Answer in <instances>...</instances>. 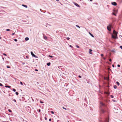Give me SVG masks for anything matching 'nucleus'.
I'll use <instances>...</instances> for the list:
<instances>
[{"instance_id": "f257e3e1", "label": "nucleus", "mask_w": 122, "mask_h": 122, "mask_svg": "<svg viewBox=\"0 0 122 122\" xmlns=\"http://www.w3.org/2000/svg\"><path fill=\"white\" fill-rule=\"evenodd\" d=\"M100 110L101 113H103L106 112V110L107 108V104L102 102L100 103Z\"/></svg>"}, {"instance_id": "f03ea898", "label": "nucleus", "mask_w": 122, "mask_h": 122, "mask_svg": "<svg viewBox=\"0 0 122 122\" xmlns=\"http://www.w3.org/2000/svg\"><path fill=\"white\" fill-rule=\"evenodd\" d=\"M113 33L115 35V36H114L113 34L112 35V38L114 39H116L117 38V32L115 30H114L113 31Z\"/></svg>"}, {"instance_id": "7ed1b4c3", "label": "nucleus", "mask_w": 122, "mask_h": 122, "mask_svg": "<svg viewBox=\"0 0 122 122\" xmlns=\"http://www.w3.org/2000/svg\"><path fill=\"white\" fill-rule=\"evenodd\" d=\"M100 122H109V119L108 117H106L104 119V120L103 121L102 120H100Z\"/></svg>"}, {"instance_id": "20e7f679", "label": "nucleus", "mask_w": 122, "mask_h": 122, "mask_svg": "<svg viewBox=\"0 0 122 122\" xmlns=\"http://www.w3.org/2000/svg\"><path fill=\"white\" fill-rule=\"evenodd\" d=\"M112 25L109 24L108 26H107V30L109 31H111V28L112 27Z\"/></svg>"}, {"instance_id": "39448f33", "label": "nucleus", "mask_w": 122, "mask_h": 122, "mask_svg": "<svg viewBox=\"0 0 122 122\" xmlns=\"http://www.w3.org/2000/svg\"><path fill=\"white\" fill-rule=\"evenodd\" d=\"M31 55L33 57L37 58L38 57L34 54L32 51H31Z\"/></svg>"}, {"instance_id": "423d86ee", "label": "nucleus", "mask_w": 122, "mask_h": 122, "mask_svg": "<svg viewBox=\"0 0 122 122\" xmlns=\"http://www.w3.org/2000/svg\"><path fill=\"white\" fill-rule=\"evenodd\" d=\"M111 4L112 5L114 6H116L117 5V3L116 2H112L111 3Z\"/></svg>"}, {"instance_id": "0eeeda50", "label": "nucleus", "mask_w": 122, "mask_h": 122, "mask_svg": "<svg viewBox=\"0 0 122 122\" xmlns=\"http://www.w3.org/2000/svg\"><path fill=\"white\" fill-rule=\"evenodd\" d=\"M74 4L76 6L79 8L80 7V6L76 3L74 2Z\"/></svg>"}, {"instance_id": "6e6552de", "label": "nucleus", "mask_w": 122, "mask_h": 122, "mask_svg": "<svg viewBox=\"0 0 122 122\" xmlns=\"http://www.w3.org/2000/svg\"><path fill=\"white\" fill-rule=\"evenodd\" d=\"M92 50H91V49H89V53L90 54H92Z\"/></svg>"}, {"instance_id": "1a4fd4ad", "label": "nucleus", "mask_w": 122, "mask_h": 122, "mask_svg": "<svg viewBox=\"0 0 122 122\" xmlns=\"http://www.w3.org/2000/svg\"><path fill=\"white\" fill-rule=\"evenodd\" d=\"M43 38L45 40H47V37L45 36H43Z\"/></svg>"}, {"instance_id": "9d476101", "label": "nucleus", "mask_w": 122, "mask_h": 122, "mask_svg": "<svg viewBox=\"0 0 122 122\" xmlns=\"http://www.w3.org/2000/svg\"><path fill=\"white\" fill-rule=\"evenodd\" d=\"M105 93L107 95H109L110 94V93L107 92H105Z\"/></svg>"}, {"instance_id": "9b49d317", "label": "nucleus", "mask_w": 122, "mask_h": 122, "mask_svg": "<svg viewBox=\"0 0 122 122\" xmlns=\"http://www.w3.org/2000/svg\"><path fill=\"white\" fill-rule=\"evenodd\" d=\"M22 5L24 7H25L26 8H27V5H24V4H22Z\"/></svg>"}, {"instance_id": "f8f14e48", "label": "nucleus", "mask_w": 122, "mask_h": 122, "mask_svg": "<svg viewBox=\"0 0 122 122\" xmlns=\"http://www.w3.org/2000/svg\"><path fill=\"white\" fill-rule=\"evenodd\" d=\"M51 64V63L50 62H49L48 63H47L46 64L48 66H49Z\"/></svg>"}, {"instance_id": "ddd939ff", "label": "nucleus", "mask_w": 122, "mask_h": 122, "mask_svg": "<svg viewBox=\"0 0 122 122\" xmlns=\"http://www.w3.org/2000/svg\"><path fill=\"white\" fill-rule=\"evenodd\" d=\"M5 87L6 88H10L11 87V86H9L6 85L5 86Z\"/></svg>"}, {"instance_id": "4468645a", "label": "nucleus", "mask_w": 122, "mask_h": 122, "mask_svg": "<svg viewBox=\"0 0 122 122\" xmlns=\"http://www.w3.org/2000/svg\"><path fill=\"white\" fill-rule=\"evenodd\" d=\"M29 40V38L28 37H26L25 38V40L26 41H27Z\"/></svg>"}, {"instance_id": "2eb2a0df", "label": "nucleus", "mask_w": 122, "mask_h": 122, "mask_svg": "<svg viewBox=\"0 0 122 122\" xmlns=\"http://www.w3.org/2000/svg\"><path fill=\"white\" fill-rule=\"evenodd\" d=\"M113 11L114 12V13H117V10H113Z\"/></svg>"}, {"instance_id": "dca6fc26", "label": "nucleus", "mask_w": 122, "mask_h": 122, "mask_svg": "<svg viewBox=\"0 0 122 122\" xmlns=\"http://www.w3.org/2000/svg\"><path fill=\"white\" fill-rule=\"evenodd\" d=\"M111 51L112 52H115V50L114 49H113Z\"/></svg>"}, {"instance_id": "f3484780", "label": "nucleus", "mask_w": 122, "mask_h": 122, "mask_svg": "<svg viewBox=\"0 0 122 122\" xmlns=\"http://www.w3.org/2000/svg\"><path fill=\"white\" fill-rule=\"evenodd\" d=\"M114 88L115 89H116L117 88V86L116 85H114L113 86Z\"/></svg>"}, {"instance_id": "a211bd4d", "label": "nucleus", "mask_w": 122, "mask_h": 122, "mask_svg": "<svg viewBox=\"0 0 122 122\" xmlns=\"http://www.w3.org/2000/svg\"><path fill=\"white\" fill-rule=\"evenodd\" d=\"M116 83H117V85H118V86H119V85H120V83H119V82H118V81H117L116 82Z\"/></svg>"}, {"instance_id": "6ab92c4d", "label": "nucleus", "mask_w": 122, "mask_h": 122, "mask_svg": "<svg viewBox=\"0 0 122 122\" xmlns=\"http://www.w3.org/2000/svg\"><path fill=\"white\" fill-rule=\"evenodd\" d=\"M115 13H112V14L113 15L115 16H116V14Z\"/></svg>"}, {"instance_id": "aec40b11", "label": "nucleus", "mask_w": 122, "mask_h": 122, "mask_svg": "<svg viewBox=\"0 0 122 122\" xmlns=\"http://www.w3.org/2000/svg\"><path fill=\"white\" fill-rule=\"evenodd\" d=\"M15 93L17 95H18L19 94V93L18 92H16Z\"/></svg>"}, {"instance_id": "412c9836", "label": "nucleus", "mask_w": 122, "mask_h": 122, "mask_svg": "<svg viewBox=\"0 0 122 122\" xmlns=\"http://www.w3.org/2000/svg\"><path fill=\"white\" fill-rule=\"evenodd\" d=\"M8 110V111L10 112H12V111L10 109H9Z\"/></svg>"}, {"instance_id": "4be33fe9", "label": "nucleus", "mask_w": 122, "mask_h": 122, "mask_svg": "<svg viewBox=\"0 0 122 122\" xmlns=\"http://www.w3.org/2000/svg\"><path fill=\"white\" fill-rule=\"evenodd\" d=\"M90 34L91 35V36L92 37H94V36L93 35H92V34L91 33H90Z\"/></svg>"}, {"instance_id": "5701e85b", "label": "nucleus", "mask_w": 122, "mask_h": 122, "mask_svg": "<svg viewBox=\"0 0 122 122\" xmlns=\"http://www.w3.org/2000/svg\"><path fill=\"white\" fill-rule=\"evenodd\" d=\"M49 57L52 58L53 57V56H52L49 55L48 56Z\"/></svg>"}, {"instance_id": "b1692460", "label": "nucleus", "mask_w": 122, "mask_h": 122, "mask_svg": "<svg viewBox=\"0 0 122 122\" xmlns=\"http://www.w3.org/2000/svg\"><path fill=\"white\" fill-rule=\"evenodd\" d=\"M6 31H10V30L9 29H6Z\"/></svg>"}, {"instance_id": "393cba45", "label": "nucleus", "mask_w": 122, "mask_h": 122, "mask_svg": "<svg viewBox=\"0 0 122 122\" xmlns=\"http://www.w3.org/2000/svg\"><path fill=\"white\" fill-rule=\"evenodd\" d=\"M76 27L79 28H80V27L79 25H76Z\"/></svg>"}, {"instance_id": "a878e982", "label": "nucleus", "mask_w": 122, "mask_h": 122, "mask_svg": "<svg viewBox=\"0 0 122 122\" xmlns=\"http://www.w3.org/2000/svg\"><path fill=\"white\" fill-rule=\"evenodd\" d=\"M13 91L14 92H15L16 91V89H13Z\"/></svg>"}, {"instance_id": "bb28decb", "label": "nucleus", "mask_w": 122, "mask_h": 122, "mask_svg": "<svg viewBox=\"0 0 122 122\" xmlns=\"http://www.w3.org/2000/svg\"><path fill=\"white\" fill-rule=\"evenodd\" d=\"M76 47L78 48H80V46L78 45H76Z\"/></svg>"}, {"instance_id": "cd10ccee", "label": "nucleus", "mask_w": 122, "mask_h": 122, "mask_svg": "<svg viewBox=\"0 0 122 122\" xmlns=\"http://www.w3.org/2000/svg\"><path fill=\"white\" fill-rule=\"evenodd\" d=\"M111 97L112 98H113L114 97V96L113 95H110Z\"/></svg>"}, {"instance_id": "c85d7f7f", "label": "nucleus", "mask_w": 122, "mask_h": 122, "mask_svg": "<svg viewBox=\"0 0 122 122\" xmlns=\"http://www.w3.org/2000/svg\"><path fill=\"white\" fill-rule=\"evenodd\" d=\"M20 84H21V85H23V84L22 83V82L21 81H20Z\"/></svg>"}, {"instance_id": "c756f323", "label": "nucleus", "mask_w": 122, "mask_h": 122, "mask_svg": "<svg viewBox=\"0 0 122 122\" xmlns=\"http://www.w3.org/2000/svg\"><path fill=\"white\" fill-rule=\"evenodd\" d=\"M14 41H15V42H16L17 41V39H14Z\"/></svg>"}, {"instance_id": "7c9ffc66", "label": "nucleus", "mask_w": 122, "mask_h": 122, "mask_svg": "<svg viewBox=\"0 0 122 122\" xmlns=\"http://www.w3.org/2000/svg\"><path fill=\"white\" fill-rule=\"evenodd\" d=\"M66 39L68 40H69L70 39V38H69V37H67L66 38Z\"/></svg>"}, {"instance_id": "2f4dec72", "label": "nucleus", "mask_w": 122, "mask_h": 122, "mask_svg": "<svg viewBox=\"0 0 122 122\" xmlns=\"http://www.w3.org/2000/svg\"><path fill=\"white\" fill-rule=\"evenodd\" d=\"M6 67H7V68H10V67L9 66H7Z\"/></svg>"}, {"instance_id": "473e14b6", "label": "nucleus", "mask_w": 122, "mask_h": 122, "mask_svg": "<svg viewBox=\"0 0 122 122\" xmlns=\"http://www.w3.org/2000/svg\"><path fill=\"white\" fill-rule=\"evenodd\" d=\"M101 56L102 57H103L104 56V55L103 54H101Z\"/></svg>"}, {"instance_id": "72a5a7b5", "label": "nucleus", "mask_w": 122, "mask_h": 122, "mask_svg": "<svg viewBox=\"0 0 122 122\" xmlns=\"http://www.w3.org/2000/svg\"><path fill=\"white\" fill-rule=\"evenodd\" d=\"M13 101L15 102H16V101L15 99H13Z\"/></svg>"}, {"instance_id": "f704fd0d", "label": "nucleus", "mask_w": 122, "mask_h": 122, "mask_svg": "<svg viewBox=\"0 0 122 122\" xmlns=\"http://www.w3.org/2000/svg\"><path fill=\"white\" fill-rule=\"evenodd\" d=\"M3 55L5 56H7V55L5 53H3Z\"/></svg>"}, {"instance_id": "c9c22d12", "label": "nucleus", "mask_w": 122, "mask_h": 122, "mask_svg": "<svg viewBox=\"0 0 122 122\" xmlns=\"http://www.w3.org/2000/svg\"><path fill=\"white\" fill-rule=\"evenodd\" d=\"M0 86H2L3 85L2 84L0 83Z\"/></svg>"}, {"instance_id": "e433bc0d", "label": "nucleus", "mask_w": 122, "mask_h": 122, "mask_svg": "<svg viewBox=\"0 0 122 122\" xmlns=\"http://www.w3.org/2000/svg\"><path fill=\"white\" fill-rule=\"evenodd\" d=\"M62 108H63L64 109H65V110H66V108H65V107H62Z\"/></svg>"}, {"instance_id": "4c0bfd02", "label": "nucleus", "mask_w": 122, "mask_h": 122, "mask_svg": "<svg viewBox=\"0 0 122 122\" xmlns=\"http://www.w3.org/2000/svg\"><path fill=\"white\" fill-rule=\"evenodd\" d=\"M78 77H79L80 78H81V76L80 75H79L78 76Z\"/></svg>"}, {"instance_id": "58836bf2", "label": "nucleus", "mask_w": 122, "mask_h": 122, "mask_svg": "<svg viewBox=\"0 0 122 122\" xmlns=\"http://www.w3.org/2000/svg\"><path fill=\"white\" fill-rule=\"evenodd\" d=\"M51 112L52 114H54V112L52 111H51Z\"/></svg>"}, {"instance_id": "ea45409f", "label": "nucleus", "mask_w": 122, "mask_h": 122, "mask_svg": "<svg viewBox=\"0 0 122 122\" xmlns=\"http://www.w3.org/2000/svg\"><path fill=\"white\" fill-rule=\"evenodd\" d=\"M40 102L41 103H44L42 101H40Z\"/></svg>"}, {"instance_id": "a19ab883", "label": "nucleus", "mask_w": 122, "mask_h": 122, "mask_svg": "<svg viewBox=\"0 0 122 122\" xmlns=\"http://www.w3.org/2000/svg\"><path fill=\"white\" fill-rule=\"evenodd\" d=\"M117 66L118 67H119L120 66V65L119 64H118L117 65Z\"/></svg>"}, {"instance_id": "79ce46f5", "label": "nucleus", "mask_w": 122, "mask_h": 122, "mask_svg": "<svg viewBox=\"0 0 122 122\" xmlns=\"http://www.w3.org/2000/svg\"><path fill=\"white\" fill-rule=\"evenodd\" d=\"M69 46H70V47H71V48L73 47V46H71V45H70Z\"/></svg>"}, {"instance_id": "37998d69", "label": "nucleus", "mask_w": 122, "mask_h": 122, "mask_svg": "<svg viewBox=\"0 0 122 122\" xmlns=\"http://www.w3.org/2000/svg\"><path fill=\"white\" fill-rule=\"evenodd\" d=\"M120 48L122 49V46H120Z\"/></svg>"}, {"instance_id": "c03bdc74", "label": "nucleus", "mask_w": 122, "mask_h": 122, "mask_svg": "<svg viewBox=\"0 0 122 122\" xmlns=\"http://www.w3.org/2000/svg\"><path fill=\"white\" fill-rule=\"evenodd\" d=\"M49 121H51V118H50L49 119Z\"/></svg>"}, {"instance_id": "a18cd8bd", "label": "nucleus", "mask_w": 122, "mask_h": 122, "mask_svg": "<svg viewBox=\"0 0 122 122\" xmlns=\"http://www.w3.org/2000/svg\"><path fill=\"white\" fill-rule=\"evenodd\" d=\"M35 71H38V70L36 69H35Z\"/></svg>"}, {"instance_id": "49530a36", "label": "nucleus", "mask_w": 122, "mask_h": 122, "mask_svg": "<svg viewBox=\"0 0 122 122\" xmlns=\"http://www.w3.org/2000/svg\"><path fill=\"white\" fill-rule=\"evenodd\" d=\"M112 101H113V102H116V101H115V100H112Z\"/></svg>"}, {"instance_id": "de8ad7c7", "label": "nucleus", "mask_w": 122, "mask_h": 122, "mask_svg": "<svg viewBox=\"0 0 122 122\" xmlns=\"http://www.w3.org/2000/svg\"><path fill=\"white\" fill-rule=\"evenodd\" d=\"M39 84V83L38 82H37L36 83V84H37V85H38Z\"/></svg>"}, {"instance_id": "09e8293b", "label": "nucleus", "mask_w": 122, "mask_h": 122, "mask_svg": "<svg viewBox=\"0 0 122 122\" xmlns=\"http://www.w3.org/2000/svg\"><path fill=\"white\" fill-rule=\"evenodd\" d=\"M45 120H46L47 119V118L46 117H45Z\"/></svg>"}, {"instance_id": "8fccbe9b", "label": "nucleus", "mask_w": 122, "mask_h": 122, "mask_svg": "<svg viewBox=\"0 0 122 122\" xmlns=\"http://www.w3.org/2000/svg\"><path fill=\"white\" fill-rule=\"evenodd\" d=\"M41 111V110L40 109H38V112H40Z\"/></svg>"}, {"instance_id": "3c124183", "label": "nucleus", "mask_w": 122, "mask_h": 122, "mask_svg": "<svg viewBox=\"0 0 122 122\" xmlns=\"http://www.w3.org/2000/svg\"><path fill=\"white\" fill-rule=\"evenodd\" d=\"M15 32H14V33H13L12 34V35H15Z\"/></svg>"}, {"instance_id": "603ef678", "label": "nucleus", "mask_w": 122, "mask_h": 122, "mask_svg": "<svg viewBox=\"0 0 122 122\" xmlns=\"http://www.w3.org/2000/svg\"><path fill=\"white\" fill-rule=\"evenodd\" d=\"M109 61L110 62H111L112 61V60L111 59H109Z\"/></svg>"}, {"instance_id": "864d4df0", "label": "nucleus", "mask_w": 122, "mask_h": 122, "mask_svg": "<svg viewBox=\"0 0 122 122\" xmlns=\"http://www.w3.org/2000/svg\"><path fill=\"white\" fill-rule=\"evenodd\" d=\"M112 66L113 67H114V65H112Z\"/></svg>"}, {"instance_id": "5fc2aeb1", "label": "nucleus", "mask_w": 122, "mask_h": 122, "mask_svg": "<svg viewBox=\"0 0 122 122\" xmlns=\"http://www.w3.org/2000/svg\"><path fill=\"white\" fill-rule=\"evenodd\" d=\"M103 59H104V60H105L106 59V58L105 57H103Z\"/></svg>"}, {"instance_id": "6e6d98bb", "label": "nucleus", "mask_w": 122, "mask_h": 122, "mask_svg": "<svg viewBox=\"0 0 122 122\" xmlns=\"http://www.w3.org/2000/svg\"><path fill=\"white\" fill-rule=\"evenodd\" d=\"M2 59L4 61V58L3 57H2Z\"/></svg>"}, {"instance_id": "4d7b16f0", "label": "nucleus", "mask_w": 122, "mask_h": 122, "mask_svg": "<svg viewBox=\"0 0 122 122\" xmlns=\"http://www.w3.org/2000/svg\"><path fill=\"white\" fill-rule=\"evenodd\" d=\"M40 11H41V12H42V10H41V9H40Z\"/></svg>"}, {"instance_id": "13d9d810", "label": "nucleus", "mask_w": 122, "mask_h": 122, "mask_svg": "<svg viewBox=\"0 0 122 122\" xmlns=\"http://www.w3.org/2000/svg\"><path fill=\"white\" fill-rule=\"evenodd\" d=\"M44 13H45L46 12V11H44L43 12Z\"/></svg>"}, {"instance_id": "bf43d9fd", "label": "nucleus", "mask_w": 122, "mask_h": 122, "mask_svg": "<svg viewBox=\"0 0 122 122\" xmlns=\"http://www.w3.org/2000/svg\"><path fill=\"white\" fill-rule=\"evenodd\" d=\"M89 0L91 1V2H92V0Z\"/></svg>"}, {"instance_id": "052dcab7", "label": "nucleus", "mask_w": 122, "mask_h": 122, "mask_svg": "<svg viewBox=\"0 0 122 122\" xmlns=\"http://www.w3.org/2000/svg\"><path fill=\"white\" fill-rule=\"evenodd\" d=\"M57 1H59V0H56Z\"/></svg>"}, {"instance_id": "680f3d73", "label": "nucleus", "mask_w": 122, "mask_h": 122, "mask_svg": "<svg viewBox=\"0 0 122 122\" xmlns=\"http://www.w3.org/2000/svg\"><path fill=\"white\" fill-rule=\"evenodd\" d=\"M32 100L33 101H34V100L33 99H32Z\"/></svg>"}, {"instance_id": "e2e57ef3", "label": "nucleus", "mask_w": 122, "mask_h": 122, "mask_svg": "<svg viewBox=\"0 0 122 122\" xmlns=\"http://www.w3.org/2000/svg\"><path fill=\"white\" fill-rule=\"evenodd\" d=\"M3 122H6V121H3Z\"/></svg>"}, {"instance_id": "0e129e2a", "label": "nucleus", "mask_w": 122, "mask_h": 122, "mask_svg": "<svg viewBox=\"0 0 122 122\" xmlns=\"http://www.w3.org/2000/svg\"><path fill=\"white\" fill-rule=\"evenodd\" d=\"M0 39H1V37H0Z\"/></svg>"}, {"instance_id": "69168bd1", "label": "nucleus", "mask_w": 122, "mask_h": 122, "mask_svg": "<svg viewBox=\"0 0 122 122\" xmlns=\"http://www.w3.org/2000/svg\"><path fill=\"white\" fill-rule=\"evenodd\" d=\"M1 7L3 8V7Z\"/></svg>"}, {"instance_id": "338daca9", "label": "nucleus", "mask_w": 122, "mask_h": 122, "mask_svg": "<svg viewBox=\"0 0 122 122\" xmlns=\"http://www.w3.org/2000/svg\"><path fill=\"white\" fill-rule=\"evenodd\" d=\"M7 122H9L8 121H7Z\"/></svg>"}, {"instance_id": "774afa93", "label": "nucleus", "mask_w": 122, "mask_h": 122, "mask_svg": "<svg viewBox=\"0 0 122 122\" xmlns=\"http://www.w3.org/2000/svg\"><path fill=\"white\" fill-rule=\"evenodd\" d=\"M26 57H27V56H26Z\"/></svg>"}]
</instances>
